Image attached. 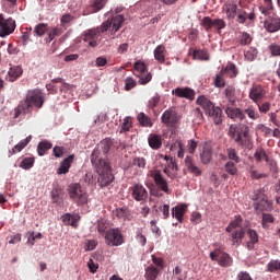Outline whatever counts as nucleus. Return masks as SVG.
Wrapping results in <instances>:
<instances>
[{"instance_id":"obj_30","label":"nucleus","mask_w":280,"mask_h":280,"mask_svg":"<svg viewBox=\"0 0 280 280\" xmlns=\"http://www.w3.org/2000/svg\"><path fill=\"white\" fill-rule=\"evenodd\" d=\"M114 215L119 220H132V213L127 207L118 208L114 210Z\"/></svg>"},{"instance_id":"obj_57","label":"nucleus","mask_w":280,"mask_h":280,"mask_svg":"<svg viewBox=\"0 0 280 280\" xmlns=\"http://www.w3.org/2000/svg\"><path fill=\"white\" fill-rule=\"evenodd\" d=\"M133 167H138V170H145V159L144 158H135L132 161Z\"/></svg>"},{"instance_id":"obj_62","label":"nucleus","mask_w":280,"mask_h":280,"mask_svg":"<svg viewBox=\"0 0 280 280\" xmlns=\"http://www.w3.org/2000/svg\"><path fill=\"white\" fill-rule=\"evenodd\" d=\"M267 268L269 272H277V270H280V260H271Z\"/></svg>"},{"instance_id":"obj_63","label":"nucleus","mask_w":280,"mask_h":280,"mask_svg":"<svg viewBox=\"0 0 280 280\" xmlns=\"http://www.w3.org/2000/svg\"><path fill=\"white\" fill-rule=\"evenodd\" d=\"M269 51L271 56L280 57V44L273 43L269 45Z\"/></svg>"},{"instance_id":"obj_4","label":"nucleus","mask_w":280,"mask_h":280,"mask_svg":"<svg viewBox=\"0 0 280 280\" xmlns=\"http://www.w3.org/2000/svg\"><path fill=\"white\" fill-rule=\"evenodd\" d=\"M249 132L250 128L247 125H231L229 128V137H231V139L238 145H244V143H246Z\"/></svg>"},{"instance_id":"obj_46","label":"nucleus","mask_w":280,"mask_h":280,"mask_svg":"<svg viewBox=\"0 0 280 280\" xmlns=\"http://www.w3.org/2000/svg\"><path fill=\"white\" fill-rule=\"evenodd\" d=\"M244 115H247L249 119L256 120L259 119V113H257V109H255V106L249 105L244 112Z\"/></svg>"},{"instance_id":"obj_64","label":"nucleus","mask_w":280,"mask_h":280,"mask_svg":"<svg viewBox=\"0 0 280 280\" xmlns=\"http://www.w3.org/2000/svg\"><path fill=\"white\" fill-rule=\"evenodd\" d=\"M228 156L231 161H234L235 163H240V158L235 149H231V148L228 149Z\"/></svg>"},{"instance_id":"obj_35","label":"nucleus","mask_w":280,"mask_h":280,"mask_svg":"<svg viewBox=\"0 0 280 280\" xmlns=\"http://www.w3.org/2000/svg\"><path fill=\"white\" fill-rule=\"evenodd\" d=\"M225 97L231 106H235V104H237V94H235V88L228 86L225 89Z\"/></svg>"},{"instance_id":"obj_36","label":"nucleus","mask_w":280,"mask_h":280,"mask_svg":"<svg viewBox=\"0 0 280 280\" xmlns=\"http://www.w3.org/2000/svg\"><path fill=\"white\" fill-rule=\"evenodd\" d=\"M165 51L166 49L164 45H159L153 51L154 58L160 65H164L165 62Z\"/></svg>"},{"instance_id":"obj_33","label":"nucleus","mask_w":280,"mask_h":280,"mask_svg":"<svg viewBox=\"0 0 280 280\" xmlns=\"http://www.w3.org/2000/svg\"><path fill=\"white\" fill-rule=\"evenodd\" d=\"M258 10L264 16H270L272 10H275V4L272 3V0H264V4L259 5Z\"/></svg>"},{"instance_id":"obj_55","label":"nucleus","mask_w":280,"mask_h":280,"mask_svg":"<svg viewBox=\"0 0 280 280\" xmlns=\"http://www.w3.org/2000/svg\"><path fill=\"white\" fill-rule=\"evenodd\" d=\"M257 54H259L257 51V48H249L246 52H245V58L246 60H248L249 62H253V60H255L257 58Z\"/></svg>"},{"instance_id":"obj_50","label":"nucleus","mask_w":280,"mask_h":280,"mask_svg":"<svg viewBox=\"0 0 280 280\" xmlns=\"http://www.w3.org/2000/svg\"><path fill=\"white\" fill-rule=\"evenodd\" d=\"M250 178L254 180H260V178H268V174L259 173V171L254 170L253 167L249 168Z\"/></svg>"},{"instance_id":"obj_60","label":"nucleus","mask_w":280,"mask_h":280,"mask_svg":"<svg viewBox=\"0 0 280 280\" xmlns=\"http://www.w3.org/2000/svg\"><path fill=\"white\" fill-rule=\"evenodd\" d=\"M213 27H217V32L220 34L226 27V22L222 19H215L213 20Z\"/></svg>"},{"instance_id":"obj_10","label":"nucleus","mask_w":280,"mask_h":280,"mask_svg":"<svg viewBox=\"0 0 280 280\" xmlns=\"http://www.w3.org/2000/svg\"><path fill=\"white\" fill-rule=\"evenodd\" d=\"M105 240L108 245L121 246L124 244V235L119 229H110L105 233Z\"/></svg>"},{"instance_id":"obj_16","label":"nucleus","mask_w":280,"mask_h":280,"mask_svg":"<svg viewBox=\"0 0 280 280\" xmlns=\"http://www.w3.org/2000/svg\"><path fill=\"white\" fill-rule=\"evenodd\" d=\"M130 190L132 198L136 199L137 202H141V200H145V198H148V190H145V188L140 184H135Z\"/></svg>"},{"instance_id":"obj_7","label":"nucleus","mask_w":280,"mask_h":280,"mask_svg":"<svg viewBox=\"0 0 280 280\" xmlns=\"http://www.w3.org/2000/svg\"><path fill=\"white\" fill-rule=\"evenodd\" d=\"M14 30H16V21L12 18L5 19V15L0 13V38L14 34Z\"/></svg>"},{"instance_id":"obj_21","label":"nucleus","mask_w":280,"mask_h":280,"mask_svg":"<svg viewBox=\"0 0 280 280\" xmlns=\"http://www.w3.org/2000/svg\"><path fill=\"white\" fill-rule=\"evenodd\" d=\"M201 163L207 165L211 163V159H213V151L211 150V143H205L202 151L200 153Z\"/></svg>"},{"instance_id":"obj_44","label":"nucleus","mask_w":280,"mask_h":280,"mask_svg":"<svg viewBox=\"0 0 280 280\" xmlns=\"http://www.w3.org/2000/svg\"><path fill=\"white\" fill-rule=\"evenodd\" d=\"M61 219L68 226H78V219H75V215L71 213L63 214Z\"/></svg>"},{"instance_id":"obj_37","label":"nucleus","mask_w":280,"mask_h":280,"mask_svg":"<svg viewBox=\"0 0 280 280\" xmlns=\"http://www.w3.org/2000/svg\"><path fill=\"white\" fill-rule=\"evenodd\" d=\"M254 159L256 163H261V161H266V163L270 162V158L266 154V150L264 148L257 149L254 153Z\"/></svg>"},{"instance_id":"obj_49","label":"nucleus","mask_w":280,"mask_h":280,"mask_svg":"<svg viewBox=\"0 0 280 280\" xmlns=\"http://www.w3.org/2000/svg\"><path fill=\"white\" fill-rule=\"evenodd\" d=\"M200 25L205 27L206 32H211V30H213V20L209 16H205Z\"/></svg>"},{"instance_id":"obj_59","label":"nucleus","mask_w":280,"mask_h":280,"mask_svg":"<svg viewBox=\"0 0 280 280\" xmlns=\"http://www.w3.org/2000/svg\"><path fill=\"white\" fill-rule=\"evenodd\" d=\"M250 43H253V37L250 36V34L244 32L241 34L240 36V44L241 45H250Z\"/></svg>"},{"instance_id":"obj_26","label":"nucleus","mask_w":280,"mask_h":280,"mask_svg":"<svg viewBox=\"0 0 280 280\" xmlns=\"http://www.w3.org/2000/svg\"><path fill=\"white\" fill-rule=\"evenodd\" d=\"M208 117L213 121L215 126H220L222 124V108L214 107L212 110H210L208 114Z\"/></svg>"},{"instance_id":"obj_39","label":"nucleus","mask_w":280,"mask_h":280,"mask_svg":"<svg viewBox=\"0 0 280 280\" xmlns=\"http://www.w3.org/2000/svg\"><path fill=\"white\" fill-rule=\"evenodd\" d=\"M65 30L61 26H56L50 28L48 32V37L46 38V43H51L56 36H62Z\"/></svg>"},{"instance_id":"obj_17","label":"nucleus","mask_w":280,"mask_h":280,"mask_svg":"<svg viewBox=\"0 0 280 280\" xmlns=\"http://www.w3.org/2000/svg\"><path fill=\"white\" fill-rule=\"evenodd\" d=\"M32 108H34L30 102L25 98L24 101H21L18 105V107L14 109V119H19L21 115H27V113H32Z\"/></svg>"},{"instance_id":"obj_56","label":"nucleus","mask_w":280,"mask_h":280,"mask_svg":"<svg viewBox=\"0 0 280 280\" xmlns=\"http://www.w3.org/2000/svg\"><path fill=\"white\" fill-rule=\"evenodd\" d=\"M225 172L231 176H235L237 174V166H235V163L229 161L225 163Z\"/></svg>"},{"instance_id":"obj_11","label":"nucleus","mask_w":280,"mask_h":280,"mask_svg":"<svg viewBox=\"0 0 280 280\" xmlns=\"http://www.w3.org/2000/svg\"><path fill=\"white\" fill-rule=\"evenodd\" d=\"M148 176L153 178L155 185L164 191V194H170V186L167 185V179L163 177L161 171H150Z\"/></svg>"},{"instance_id":"obj_27","label":"nucleus","mask_w":280,"mask_h":280,"mask_svg":"<svg viewBox=\"0 0 280 280\" xmlns=\"http://www.w3.org/2000/svg\"><path fill=\"white\" fill-rule=\"evenodd\" d=\"M236 15V22L241 23V25H244L247 19H249V21H255V12L247 13L245 10L238 9Z\"/></svg>"},{"instance_id":"obj_15","label":"nucleus","mask_w":280,"mask_h":280,"mask_svg":"<svg viewBox=\"0 0 280 280\" xmlns=\"http://www.w3.org/2000/svg\"><path fill=\"white\" fill-rule=\"evenodd\" d=\"M161 121L165 124V126L173 128L178 121V116L174 109H166L161 117Z\"/></svg>"},{"instance_id":"obj_28","label":"nucleus","mask_w":280,"mask_h":280,"mask_svg":"<svg viewBox=\"0 0 280 280\" xmlns=\"http://www.w3.org/2000/svg\"><path fill=\"white\" fill-rule=\"evenodd\" d=\"M244 235H246V231L244 230V228H241L238 230H232L230 237L233 244L240 246V244H242V241L244 240Z\"/></svg>"},{"instance_id":"obj_19","label":"nucleus","mask_w":280,"mask_h":280,"mask_svg":"<svg viewBox=\"0 0 280 280\" xmlns=\"http://www.w3.org/2000/svg\"><path fill=\"white\" fill-rule=\"evenodd\" d=\"M172 94L176 97H185L186 100H194L196 93L191 88H176L172 91Z\"/></svg>"},{"instance_id":"obj_22","label":"nucleus","mask_w":280,"mask_h":280,"mask_svg":"<svg viewBox=\"0 0 280 280\" xmlns=\"http://www.w3.org/2000/svg\"><path fill=\"white\" fill-rule=\"evenodd\" d=\"M198 106L205 110L206 115L211 113V110L215 107V104L211 102V100L207 98V96L201 95L197 98Z\"/></svg>"},{"instance_id":"obj_2","label":"nucleus","mask_w":280,"mask_h":280,"mask_svg":"<svg viewBox=\"0 0 280 280\" xmlns=\"http://www.w3.org/2000/svg\"><path fill=\"white\" fill-rule=\"evenodd\" d=\"M110 148H113V140L108 138L102 140L92 152L91 163H109L108 160H106L104 156L110 152Z\"/></svg>"},{"instance_id":"obj_53","label":"nucleus","mask_w":280,"mask_h":280,"mask_svg":"<svg viewBox=\"0 0 280 280\" xmlns=\"http://www.w3.org/2000/svg\"><path fill=\"white\" fill-rule=\"evenodd\" d=\"M20 167H22V170H32V167H34V158L23 159Z\"/></svg>"},{"instance_id":"obj_20","label":"nucleus","mask_w":280,"mask_h":280,"mask_svg":"<svg viewBox=\"0 0 280 280\" xmlns=\"http://www.w3.org/2000/svg\"><path fill=\"white\" fill-rule=\"evenodd\" d=\"M74 160H75L74 154H71L68 158L63 159L59 165V168L57 170V174L58 175L69 174V170H71V165L73 164Z\"/></svg>"},{"instance_id":"obj_32","label":"nucleus","mask_w":280,"mask_h":280,"mask_svg":"<svg viewBox=\"0 0 280 280\" xmlns=\"http://www.w3.org/2000/svg\"><path fill=\"white\" fill-rule=\"evenodd\" d=\"M161 273V270L154 265H150L145 268L144 279L145 280H156L159 275Z\"/></svg>"},{"instance_id":"obj_18","label":"nucleus","mask_w":280,"mask_h":280,"mask_svg":"<svg viewBox=\"0 0 280 280\" xmlns=\"http://www.w3.org/2000/svg\"><path fill=\"white\" fill-rule=\"evenodd\" d=\"M188 206L186 203H180L172 208V218H175L177 222L183 223L185 220V214L187 213Z\"/></svg>"},{"instance_id":"obj_6","label":"nucleus","mask_w":280,"mask_h":280,"mask_svg":"<svg viewBox=\"0 0 280 280\" xmlns=\"http://www.w3.org/2000/svg\"><path fill=\"white\" fill-rule=\"evenodd\" d=\"M210 259L212 261H218L219 266L222 268H229L233 266V258L226 252L217 248L210 253Z\"/></svg>"},{"instance_id":"obj_8","label":"nucleus","mask_w":280,"mask_h":280,"mask_svg":"<svg viewBox=\"0 0 280 280\" xmlns=\"http://www.w3.org/2000/svg\"><path fill=\"white\" fill-rule=\"evenodd\" d=\"M248 97L254 104H259V102H264L268 97V88L261 84H254L249 89Z\"/></svg>"},{"instance_id":"obj_29","label":"nucleus","mask_w":280,"mask_h":280,"mask_svg":"<svg viewBox=\"0 0 280 280\" xmlns=\"http://www.w3.org/2000/svg\"><path fill=\"white\" fill-rule=\"evenodd\" d=\"M237 4L228 2L223 5V12H225L228 19H235L237 16Z\"/></svg>"},{"instance_id":"obj_45","label":"nucleus","mask_w":280,"mask_h":280,"mask_svg":"<svg viewBox=\"0 0 280 280\" xmlns=\"http://www.w3.org/2000/svg\"><path fill=\"white\" fill-rule=\"evenodd\" d=\"M27 243L31 244V246H34V244H36V242H38L39 240H43V234L40 232H28L27 234Z\"/></svg>"},{"instance_id":"obj_31","label":"nucleus","mask_w":280,"mask_h":280,"mask_svg":"<svg viewBox=\"0 0 280 280\" xmlns=\"http://www.w3.org/2000/svg\"><path fill=\"white\" fill-rule=\"evenodd\" d=\"M148 141L152 150H160V148L163 145V140L161 139V136L156 133H151L148 138Z\"/></svg>"},{"instance_id":"obj_52","label":"nucleus","mask_w":280,"mask_h":280,"mask_svg":"<svg viewBox=\"0 0 280 280\" xmlns=\"http://www.w3.org/2000/svg\"><path fill=\"white\" fill-rule=\"evenodd\" d=\"M46 32H47V24L45 23H39L34 28V34L39 37L45 36Z\"/></svg>"},{"instance_id":"obj_48","label":"nucleus","mask_w":280,"mask_h":280,"mask_svg":"<svg viewBox=\"0 0 280 280\" xmlns=\"http://www.w3.org/2000/svg\"><path fill=\"white\" fill-rule=\"evenodd\" d=\"M222 73H226V75L231 78H236L237 77V68L235 67V63H229L224 71Z\"/></svg>"},{"instance_id":"obj_5","label":"nucleus","mask_w":280,"mask_h":280,"mask_svg":"<svg viewBox=\"0 0 280 280\" xmlns=\"http://www.w3.org/2000/svg\"><path fill=\"white\" fill-rule=\"evenodd\" d=\"M68 194L71 200L79 207H82L89 202V195L82 189V186L78 183L71 184L68 189Z\"/></svg>"},{"instance_id":"obj_23","label":"nucleus","mask_w":280,"mask_h":280,"mask_svg":"<svg viewBox=\"0 0 280 280\" xmlns=\"http://www.w3.org/2000/svg\"><path fill=\"white\" fill-rule=\"evenodd\" d=\"M186 167L190 174L194 176H202V170L196 165L194 158L187 155L185 159Z\"/></svg>"},{"instance_id":"obj_51","label":"nucleus","mask_w":280,"mask_h":280,"mask_svg":"<svg viewBox=\"0 0 280 280\" xmlns=\"http://www.w3.org/2000/svg\"><path fill=\"white\" fill-rule=\"evenodd\" d=\"M222 72L217 74L215 78H214V86L217 89H224L226 86V81H224V77H222Z\"/></svg>"},{"instance_id":"obj_43","label":"nucleus","mask_w":280,"mask_h":280,"mask_svg":"<svg viewBox=\"0 0 280 280\" xmlns=\"http://www.w3.org/2000/svg\"><path fill=\"white\" fill-rule=\"evenodd\" d=\"M137 119H138L140 126H143L144 128H152V126H153L152 120L144 113L138 114Z\"/></svg>"},{"instance_id":"obj_42","label":"nucleus","mask_w":280,"mask_h":280,"mask_svg":"<svg viewBox=\"0 0 280 280\" xmlns=\"http://www.w3.org/2000/svg\"><path fill=\"white\" fill-rule=\"evenodd\" d=\"M52 144L49 141H42L38 143L37 145V153L39 154V156H45L46 152L48 150H51Z\"/></svg>"},{"instance_id":"obj_38","label":"nucleus","mask_w":280,"mask_h":280,"mask_svg":"<svg viewBox=\"0 0 280 280\" xmlns=\"http://www.w3.org/2000/svg\"><path fill=\"white\" fill-rule=\"evenodd\" d=\"M176 172H178V165L171 160L168 166L164 168V174H166L168 178L174 179L176 178Z\"/></svg>"},{"instance_id":"obj_3","label":"nucleus","mask_w":280,"mask_h":280,"mask_svg":"<svg viewBox=\"0 0 280 280\" xmlns=\"http://www.w3.org/2000/svg\"><path fill=\"white\" fill-rule=\"evenodd\" d=\"M98 174L97 183L100 187H108L113 180H115V175H113V170L110 168V163H96L92 164Z\"/></svg>"},{"instance_id":"obj_24","label":"nucleus","mask_w":280,"mask_h":280,"mask_svg":"<svg viewBox=\"0 0 280 280\" xmlns=\"http://www.w3.org/2000/svg\"><path fill=\"white\" fill-rule=\"evenodd\" d=\"M31 141H32V136H28L24 140H21L11 150H9V156L19 154V152L25 150V148H27V145L30 144Z\"/></svg>"},{"instance_id":"obj_25","label":"nucleus","mask_w":280,"mask_h":280,"mask_svg":"<svg viewBox=\"0 0 280 280\" xmlns=\"http://www.w3.org/2000/svg\"><path fill=\"white\" fill-rule=\"evenodd\" d=\"M21 75H23V68H21L20 66H13L8 71L7 80L9 82H15V80H19V78H21Z\"/></svg>"},{"instance_id":"obj_40","label":"nucleus","mask_w":280,"mask_h":280,"mask_svg":"<svg viewBox=\"0 0 280 280\" xmlns=\"http://www.w3.org/2000/svg\"><path fill=\"white\" fill-rule=\"evenodd\" d=\"M176 151H177L178 159H183L185 156V149L183 148V142L180 140H176L171 145V152H176Z\"/></svg>"},{"instance_id":"obj_54","label":"nucleus","mask_w":280,"mask_h":280,"mask_svg":"<svg viewBox=\"0 0 280 280\" xmlns=\"http://www.w3.org/2000/svg\"><path fill=\"white\" fill-rule=\"evenodd\" d=\"M137 78H139V84L145 85L152 81V73L137 74Z\"/></svg>"},{"instance_id":"obj_61","label":"nucleus","mask_w":280,"mask_h":280,"mask_svg":"<svg viewBox=\"0 0 280 280\" xmlns=\"http://www.w3.org/2000/svg\"><path fill=\"white\" fill-rule=\"evenodd\" d=\"M259 113H262L264 115H266V113H268L270 110V102H258L256 103Z\"/></svg>"},{"instance_id":"obj_12","label":"nucleus","mask_w":280,"mask_h":280,"mask_svg":"<svg viewBox=\"0 0 280 280\" xmlns=\"http://www.w3.org/2000/svg\"><path fill=\"white\" fill-rule=\"evenodd\" d=\"M264 27L269 34L280 32V18L277 14L268 15L264 21Z\"/></svg>"},{"instance_id":"obj_9","label":"nucleus","mask_w":280,"mask_h":280,"mask_svg":"<svg viewBox=\"0 0 280 280\" xmlns=\"http://www.w3.org/2000/svg\"><path fill=\"white\" fill-rule=\"evenodd\" d=\"M25 98L33 107L35 106V108H43L45 104V93L38 89L28 90Z\"/></svg>"},{"instance_id":"obj_1","label":"nucleus","mask_w":280,"mask_h":280,"mask_svg":"<svg viewBox=\"0 0 280 280\" xmlns=\"http://www.w3.org/2000/svg\"><path fill=\"white\" fill-rule=\"evenodd\" d=\"M125 21L126 19H124V15H116L105 21L101 27L85 31L83 34L84 43H88L90 47H97L100 45V36H102L104 32L110 30L112 35L117 34V31L121 30Z\"/></svg>"},{"instance_id":"obj_41","label":"nucleus","mask_w":280,"mask_h":280,"mask_svg":"<svg viewBox=\"0 0 280 280\" xmlns=\"http://www.w3.org/2000/svg\"><path fill=\"white\" fill-rule=\"evenodd\" d=\"M194 60H210L209 52L205 49H196L192 51Z\"/></svg>"},{"instance_id":"obj_13","label":"nucleus","mask_w":280,"mask_h":280,"mask_svg":"<svg viewBox=\"0 0 280 280\" xmlns=\"http://www.w3.org/2000/svg\"><path fill=\"white\" fill-rule=\"evenodd\" d=\"M225 115L233 121H244V119H246L244 110L240 107H233V105H226Z\"/></svg>"},{"instance_id":"obj_34","label":"nucleus","mask_w":280,"mask_h":280,"mask_svg":"<svg viewBox=\"0 0 280 280\" xmlns=\"http://www.w3.org/2000/svg\"><path fill=\"white\" fill-rule=\"evenodd\" d=\"M242 222H244V219L242 215L237 214L234 217V220L230 222V224L226 226L225 231L226 233H233L235 229H242Z\"/></svg>"},{"instance_id":"obj_47","label":"nucleus","mask_w":280,"mask_h":280,"mask_svg":"<svg viewBox=\"0 0 280 280\" xmlns=\"http://www.w3.org/2000/svg\"><path fill=\"white\" fill-rule=\"evenodd\" d=\"M133 69H135V75H142L143 73H145V71H148V67L145 66V63L138 61L133 65Z\"/></svg>"},{"instance_id":"obj_58","label":"nucleus","mask_w":280,"mask_h":280,"mask_svg":"<svg viewBox=\"0 0 280 280\" xmlns=\"http://www.w3.org/2000/svg\"><path fill=\"white\" fill-rule=\"evenodd\" d=\"M104 5H106V0H94L92 4V12H100V10L104 9Z\"/></svg>"},{"instance_id":"obj_14","label":"nucleus","mask_w":280,"mask_h":280,"mask_svg":"<svg viewBox=\"0 0 280 280\" xmlns=\"http://www.w3.org/2000/svg\"><path fill=\"white\" fill-rule=\"evenodd\" d=\"M252 200H258L259 209H270L272 207V202L268 201V196L264 195L261 190H255L254 194L250 196Z\"/></svg>"}]
</instances>
